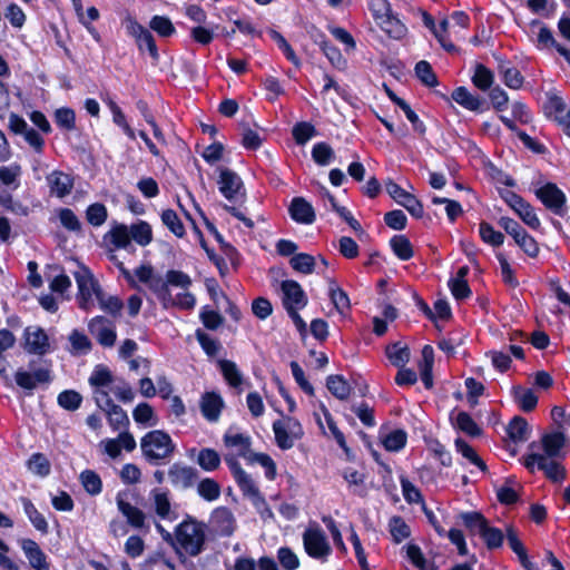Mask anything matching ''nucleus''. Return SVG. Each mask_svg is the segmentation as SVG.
I'll return each instance as SVG.
<instances>
[{"mask_svg":"<svg viewBox=\"0 0 570 570\" xmlns=\"http://www.w3.org/2000/svg\"><path fill=\"white\" fill-rule=\"evenodd\" d=\"M386 356L394 366L404 367L410 361V350L406 345L396 342L386 347Z\"/></svg>","mask_w":570,"mask_h":570,"instance_id":"31","label":"nucleus"},{"mask_svg":"<svg viewBox=\"0 0 570 570\" xmlns=\"http://www.w3.org/2000/svg\"><path fill=\"white\" fill-rule=\"evenodd\" d=\"M456 451L460 452L465 459L472 464L476 465L481 471H487L484 461L476 454L473 448H471L463 439L455 440Z\"/></svg>","mask_w":570,"mask_h":570,"instance_id":"46","label":"nucleus"},{"mask_svg":"<svg viewBox=\"0 0 570 570\" xmlns=\"http://www.w3.org/2000/svg\"><path fill=\"white\" fill-rule=\"evenodd\" d=\"M56 124L63 130L71 131L76 128V115L70 108H59L55 112Z\"/></svg>","mask_w":570,"mask_h":570,"instance_id":"56","label":"nucleus"},{"mask_svg":"<svg viewBox=\"0 0 570 570\" xmlns=\"http://www.w3.org/2000/svg\"><path fill=\"white\" fill-rule=\"evenodd\" d=\"M81 402L82 396L73 390H66L58 395V404L68 411H76Z\"/></svg>","mask_w":570,"mask_h":570,"instance_id":"58","label":"nucleus"},{"mask_svg":"<svg viewBox=\"0 0 570 570\" xmlns=\"http://www.w3.org/2000/svg\"><path fill=\"white\" fill-rule=\"evenodd\" d=\"M88 382L95 389H105L111 386L115 380L111 371L107 366L98 364L95 366Z\"/></svg>","mask_w":570,"mask_h":570,"instance_id":"26","label":"nucleus"},{"mask_svg":"<svg viewBox=\"0 0 570 570\" xmlns=\"http://www.w3.org/2000/svg\"><path fill=\"white\" fill-rule=\"evenodd\" d=\"M415 76L426 87H435L439 81L432 66L426 60H421L415 65Z\"/></svg>","mask_w":570,"mask_h":570,"instance_id":"41","label":"nucleus"},{"mask_svg":"<svg viewBox=\"0 0 570 570\" xmlns=\"http://www.w3.org/2000/svg\"><path fill=\"white\" fill-rule=\"evenodd\" d=\"M387 194L401 206H403L413 217L422 218L424 209L422 203L412 194L404 190L400 185L389 179L385 183Z\"/></svg>","mask_w":570,"mask_h":570,"instance_id":"9","label":"nucleus"},{"mask_svg":"<svg viewBox=\"0 0 570 570\" xmlns=\"http://www.w3.org/2000/svg\"><path fill=\"white\" fill-rule=\"evenodd\" d=\"M455 426L471 436H476L481 433V430L470 414L463 411L458 413L455 417Z\"/></svg>","mask_w":570,"mask_h":570,"instance_id":"59","label":"nucleus"},{"mask_svg":"<svg viewBox=\"0 0 570 570\" xmlns=\"http://www.w3.org/2000/svg\"><path fill=\"white\" fill-rule=\"evenodd\" d=\"M149 27L160 37L165 38L170 37L176 31L170 19L164 16H154L149 22Z\"/></svg>","mask_w":570,"mask_h":570,"instance_id":"53","label":"nucleus"},{"mask_svg":"<svg viewBox=\"0 0 570 570\" xmlns=\"http://www.w3.org/2000/svg\"><path fill=\"white\" fill-rule=\"evenodd\" d=\"M69 342L71 344L70 352L73 355H83L89 353L91 350V342L87 335L79 332L78 330H73L69 335Z\"/></svg>","mask_w":570,"mask_h":570,"instance_id":"36","label":"nucleus"},{"mask_svg":"<svg viewBox=\"0 0 570 570\" xmlns=\"http://www.w3.org/2000/svg\"><path fill=\"white\" fill-rule=\"evenodd\" d=\"M312 157L317 165L326 166L334 158V150L326 142H317L312 149Z\"/></svg>","mask_w":570,"mask_h":570,"instance_id":"51","label":"nucleus"},{"mask_svg":"<svg viewBox=\"0 0 570 570\" xmlns=\"http://www.w3.org/2000/svg\"><path fill=\"white\" fill-rule=\"evenodd\" d=\"M108 217L107 208L101 203H95L88 206L86 210V219L92 226H101Z\"/></svg>","mask_w":570,"mask_h":570,"instance_id":"48","label":"nucleus"},{"mask_svg":"<svg viewBox=\"0 0 570 570\" xmlns=\"http://www.w3.org/2000/svg\"><path fill=\"white\" fill-rule=\"evenodd\" d=\"M273 432L276 444L282 450L292 449L295 441L299 440L304 434L301 423L291 416L275 421L273 423Z\"/></svg>","mask_w":570,"mask_h":570,"instance_id":"5","label":"nucleus"},{"mask_svg":"<svg viewBox=\"0 0 570 570\" xmlns=\"http://www.w3.org/2000/svg\"><path fill=\"white\" fill-rule=\"evenodd\" d=\"M380 24L384 32L393 39H401L406 33V27L392 13L380 20Z\"/></svg>","mask_w":570,"mask_h":570,"instance_id":"35","label":"nucleus"},{"mask_svg":"<svg viewBox=\"0 0 570 570\" xmlns=\"http://www.w3.org/2000/svg\"><path fill=\"white\" fill-rule=\"evenodd\" d=\"M21 502L24 513L27 514L32 525L41 533H48V522L46 521L45 517L37 510L33 503L27 498H21Z\"/></svg>","mask_w":570,"mask_h":570,"instance_id":"30","label":"nucleus"},{"mask_svg":"<svg viewBox=\"0 0 570 570\" xmlns=\"http://www.w3.org/2000/svg\"><path fill=\"white\" fill-rule=\"evenodd\" d=\"M19 544L28 559L30 566L36 570H49V564L46 560V554L40 549L39 544L32 539H21Z\"/></svg>","mask_w":570,"mask_h":570,"instance_id":"17","label":"nucleus"},{"mask_svg":"<svg viewBox=\"0 0 570 570\" xmlns=\"http://www.w3.org/2000/svg\"><path fill=\"white\" fill-rule=\"evenodd\" d=\"M48 185L51 194H55L59 198H63L69 195L73 188V179L70 175L62 171H53L48 177Z\"/></svg>","mask_w":570,"mask_h":570,"instance_id":"21","label":"nucleus"},{"mask_svg":"<svg viewBox=\"0 0 570 570\" xmlns=\"http://www.w3.org/2000/svg\"><path fill=\"white\" fill-rule=\"evenodd\" d=\"M140 448L146 460L153 464L168 461L176 449L169 434L161 430L145 434L140 441Z\"/></svg>","mask_w":570,"mask_h":570,"instance_id":"1","label":"nucleus"},{"mask_svg":"<svg viewBox=\"0 0 570 570\" xmlns=\"http://www.w3.org/2000/svg\"><path fill=\"white\" fill-rule=\"evenodd\" d=\"M283 304L286 311L291 308H303L307 304V296L302 286L292 279L282 282Z\"/></svg>","mask_w":570,"mask_h":570,"instance_id":"13","label":"nucleus"},{"mask_svg":"<svg viewBox=\"0 0 570 570\" xmlns=\"http://www.w3.org/2000/svg\"><path fill=\"white\" fill-rule=\"evenodd\" d=\"M293 220L299 224L309 225L315 222L313 206L303 197H294L288 208Z\"/></svg>","mask_w":570,"mask_h":570,"instance_id":"18","label":"nucleus"},{"mask_svg":"<svg viewBox=\"0 0 570 570\" xmlns=\"http://www.w3.org/2000/svg\"><path fill=\"white\" fill-rule=\"evenodd\" d=\"M566 436L561 432L546 434L542 438V448L547 458L559 456L561 449L564 446Z\"/></svg>","mask_w":570,"mask_h":570,"instance_id":"24","label":"nucleus"},{"mask_svg":"<svg viewBox=\"0 0 570 570\" xmlns=\"http://www.w3.org/2000/svg\"><path fill=\"white\" fill-rule=\"evenodd\" d=\"M391 535L395 543H400L410 537V527L401 517H393L389 523Z\"/></svg>","mask_w":570,"mask_h":570,"instance_id":"52","label":"nucleus"},{"mask_svg":"<svg viewBox=\"0 0 570 570\" xmlns=\"http://www.w3.org/2000/svg\"><path fill=\"white\" fill-rule=\"evenodd\" d=\"M391 248L397 258L409 261L414 252L410 239L405 235H394L390 240Z\"/></svg>","mask_w":570,"mask_h":570,"instance_id":"27","label":"nucleus"},{"mask_svg":"<svg viewBox=\"0 0 570 570\" xmlns=\"http://www.w3.org/2000/svg\"><path fill=\"white\" fill-rule=\"evenodd\" d=\"M535 464L552 482H562L566 479V469L560 463L552 460V458H547L543 454L534 452L524 458V466L529 471L533 472Z\"/></svg>","mask_w":570,"mask_h":570,"instance_id":"6","label":"nucleus"},{"mask_svg":"<svg viewBox=\"0 0 570 570\" xmlns=\"http://www.w3.org/2000/svg\"><path fill=\"white\" fill-rule=\"evenodd\" d=\"M80 480H81V483H82L85 490L89 494L96 495L101 492V489H102L101 479L96 472H94L91 470H86V471L81 472Z\"/></svg>","mask_w":570,"mask_h":570,"instance_id":"50","label":"nucleus"},{"mask_svg":"<svg viewBox=\"0 0 570 570\" xmlns=\"http://www.w3.org/2000/svg\"><path fill=\"white\" fill-rule=\"evenodd\" d=\"M452 99L462 107L472 111L480 110L482 105L481 99L470 94L465 87H458L454 89L452 92Z\"/></svg>","mask_w":570,"mask_h":570,"instance_id":"29","label":"nucleus"},{"mask_svg":"<svg viewBox=\"0 0 570 570\" xmlns=\"http://www.w3.org/2000/svg\"><path fill=\"white\" fill-rule=\"evenodd\" d=\"M223 405V399L214 392H206L202 396L200 411L204 417L210 422H216L219 419Z\"/></svg>","mask_w":570,"mask_h":570,"instance_id":"22","label":"nucleus"},{"mask_svg":"<svg viewBox=\"0 0 570 570\" xmlns=\"http://www.w3.org/2000/svg\"><path fill=\"white\" fill-rule=\"evenodd\" d=\"M118 510L126 518L128 524L135 529H149V525L146 524V514L142 510L137 507L130 504L129 502L124 500L122 493H118L116 498Z\"/></svg>","mask_w":570,"mask_h":570,"instance_id":"16","label":"nucleus"},{"mask_svg":"<svg viewBox=\"0 0 570 570\" xmlns=\"http://www.w3.org/2000/svg\"><path fill=\"white\" fill-rule=\"evenodd\" d=\"M109 235L111 243L118 248H126L130 245V230L126 225H116Z\"/></svg>","mask_w":570,"mask_h":570,"instance_id":"60","label":"nucleus"},{"mask_svg":"<svg viewBox=\"0 0 570 570\" xmlns=\"http://www.w3.org/2000/svg\"><path fill=\"white\" fill-rule=\"evenodd\" d=\"M326 386L340 400L347 399L350 394V385L342 375H330L326 380Z\"/></svg>","mask_w":570,"mask_h":570,"instance_id":"39","label":"nucleus"},{"mask_svg":"<svg viewBox=\"0 0 570 570\" xmlns=\"http://www.w3.org/2000/svg\"><path fill=\"white\" fill-rule=\"evenodd\" d=\"M303 543L306 553L320 560H325L332 552L325 532L320 528H308L303 534Z\"/></svg>","mask_w":570,"mask_h":570,"instance_id":"7","label":"nucleus"},{"mask_svg":"<svg viewBox=\"0 0 570 570\" xmlns=\"http://www.w3.org/2000/svg\"><path fill=\"white\" fill-rule=\"evenodd\" d=\"M535 196L542 204L557 215H562L566 204V195L553 183H547L535 190Z\"/></svg>","mask_w":570,"mask_h":570,"instance_id":"11","label":"nucleus"},{"mask_svg":"<svg viewBox=\"0 0 570 570\" xmlns=\"http://www.w3.org/2000/svg\"><path fill=\"white\" fill-rule=\"evenodd\" d=\"M292 134L297 145H305L316 135V130L312 124L302 121L293 127Z\"/></svg>","mask_w":570,"mask_h":570,"instance_id":"57","label":"nucleus"},{"mask_svg":"<svg viewBox=\"0 0 570 570\" xmlns=\"http://www.w3.org/2000/svg\"><path fill=\"white\" fill-rule=\"evenodd\" d=\"M132 416L137 423L148 426L156 425L154 410L148 403H139L132 411Z\"/></svg>","mask_w":570,"mask_h":570,"instance_id":"54","label":"nucleus"},{"mask_svg":"<svg viewBox=\"0 0 570 570\" xmlns=\"http://www.w3.org/2000/svg\"><path fill=\"white\" fill-rule=\"evenodd\" d=\"M135 275L141 282L148 285L149 289L156 294L164 307H169L173 303V295L168 288L167 278L164 279L161 275L155 274L150 265H141L135 269Z\"/></svg>","mask_w":570,"mask_h":570,"instance_id":"4","label":"nucleus"},{"mask_svg":"<svg viewBox=\"0 0 570 570\" xmlns=\"http://www.w3.org/2000/svg\"><path fill=\"white\" fill-rule=\"evenodd\" d=\"M197 493L206 501H215L220 495V485L214 479L206 478L198 483Z\"/></svg>","mask_w":570,"mask_h":570,"instance_id":"43","label":"nucleus"},{"mask_svg":"<svg viewBox=\"0 0 570 570\" xmlns=\"http://www.w3.org/2000/svg\"><path fill=\"white\" fill-rule=\"evenodd\" d=\"M198 343L208 356H216L219 352L220 344L217 340L210 337L203 330L198 328L195 333Z\"/></svg>","mask_w":570,"mask_h":570,"instance_id":"63","label":"nucleus"},{"mask_svg":"<svg viewBox=\"0 0 570 570\" xmlns=\"http://www.w3.org/2000/svg\"><path fill=\"white\" fill-rule=\"evenodd\" d=\"M513 396L524 412L532 411L538 404V396L531 389L514 386Z\"/></svg>","mask_w":570,"mask_h":570,"instance_id":"32","label":"nucleus"},{"mask_svg":"<svg viewBox=\"0 0 570 570\" xmlns=\"http://www.w3.org/2000/svg\"><path fill=\"white\" fill-rule=\"evenodd\" d=\"M218 365L223 376L232 386L237 387L242 384L243 376L233 361L220 360Z\"/></svg>","mask_w":570,"mask_h":570,"instance_id":"38","label":"nucleus"},{"mask_svg":"<svg viewBox=\"0 0 570 570\" xmlns=\"http://www.w3.org/2000/svg\"><path fill=\"white\" fill-rule=\"evenodd\" d=\"M212 530L220 537H229L235 530V518L227 508H217L209 520Z\"/></svg>","mask_w":570,"mask_h":570,"instance_id":"15","label":"nucleus"},{"mask_svg":"<svg viewBox=\"0 0 570 570\" xmlns=\"http://www.w3.org/2000/svg\"><path fill=\"white\" fill-rule=\"evenodd\" d=\"M197 463L203 470L210 472L219 466L220 456L217 451L205 448L199 451Z\"/></svg>","mask_w":570,"mask_h":570,"instance_id":"37","label":"nucleus"},{"mask_svg":"<svg viewBox=\"0 0 570 570\" xmlns=\"http://www.w3.org/2000/svg\"><path fill=\"white\" fill-rule=\"evenodd\" d=\"M289 264L294 271L302 274H312L315 269L314 256L306 253H299L292 256Z\"/></svg>","mask_w":570,"mask_h":570,"instance_id":"40","label":"nucleus"},{"mask_svg":"<svg viewBox=\"0 0 570 570\" xmlns=\"http://www.w3.org/2000/svg\"><path fill=\"white\" fill-rule=\"evenodd\" d=\"M479 232L483 242L492 246H500L503 244L504 235L501 232L494 230L489 223L481 222Z\"/></svg>","mask_w":570,"mask_h":570,"instance_id":"62","label":"nucleus"},{"mask_svg":"<svg viewBox=\"0 0 570 570\" xmlns=\"http://www.w3.org/2000/svg\"><path fill=\"white\" fill-rule=\"evenodd\" d=\"M224 444L227 448L235 449L237 451V455L247 459L250 454V445L252 440L250 436L245 435L243 433H234L232 429H229L224 435Z\"/></svg>","mask_w":570,"mask_h":570,"instance_id":"23","label":"nucleus"},{"mask_svg":"<svg viewBox=\"0 0 570 570\" xmlns=\"http://www.w3.org/2000/svg\"><path fill=\"white\" fill-rule=\"evenodd\" d=\"M271 38L277 43L278 48L283 51L285 57L295 66L301 67V60L294 52L287 40L276 30H269Z\"/></svg>","mask_w":570,"mask_h":570,"instance_id":"49","label":"nucleus"},{"mask_svg":"<svg viewBox=\"0 0 570 570\" xmlns=\"http://www.w3.org/2000/svg\"><path fill=\"white\" fill-rule=\"evenodd\" d=\"M161 222L163 224L177 237H183L185 235V227L183 222L178 217L177 213L173 209H165L161 213Z\"/></svg>","mask_w":570,"mask_h":570,"instance_id":"42","label":"nucleus"},{"mask_svg":"<svg viewBox=\"0 0 570 570\" xmlns=\"http://www.w3.org/2000/svg\"><path fill=\"white\" fill-rule=\"evenodd\" d=\"M28 468L31 472L40 476H47L50 473V463L41 453H35L28 461Z\"/></svg>","mask_w":570,"mask_h":570,"instance_id":"64","label":"nucleus"},{"mask_svg":"<svg viewBox=\"0 0 570 570\" xmlns=\"http://www.w3.org/2000/svg\"><path fill=\"white\" fill-rule=\"evenodd\" d=\"M104 412L107 414L108 422L114 430H119L129 424L127 413L117 404L111 405Z\"/></svg>","mask_w":570,"mask_h":570,"instance_id":"44","label":"nucleus"},{"mask_svg":"<svg viewBox=\"0 0 570 570\" xmlns=\"http://www.w3.org/2000/svg\"><path fill=\"white\" fill-rule=\"evenodd\" d=\"M75 278L78 285L79 306L82 309H89L94 305L92 295L97 297V293L101 291L98 282L88 268L82 267L75 273Z\"/></svg>","mask_w":570,"mask_h":570,"instance_id":"8","label":"nucleus"},{"mask_svg":"<svg viewBox=\"0 0 570 570\" xmlns=\"http://www.w3.org/2000/svg\"><path fill=\"white\" fill-rule=\"evenodd\" d=\"M509 438L514 442H523L528 440L530 429L525 419L514 416L507 428Z\"/></svg>","mask_w":570,"mask_h":570,"instance_id":"28","label":"nucleus"},{"mask_svg":"<svg viewBox=\"0 0 570 570\" xmlns=\"http://www.w3.org/2000/svg\"><path fill=\"white\" fill-rule=\"evenodd\" d=\"M484 540V543L489 550L501 548L504 540L503 532L494 527H491L489 522L479 533Z\"/></svg>","mask_w":570,"mask_h":570,"instance_id":"34","label":"nucleus"},{"mask_svg":"<svg viewBox=\"0 0 570 570\" xmlns=\"http://www.w3.org/2000/svg\"><path fill=\"white\" fill-rule=\"evenodd\" d=\"M206 524L188 518L177 525L175 539L189 556L196 557L204 550Z\"/></svg>","mask_w":570,"mask_h":570,"instance_id":"2","label":"nucleus"},{"mask_svg":"<svg viewBox=\"0 0 570 570\" xmlns=\"http://www.w3.org/2000/svg\"><path fill=\"white\" fill-rule=\"evenodd\" d=\"M330 297L340 314H344L345 311L350 309L351 304L347 294L336 286L334 282L330 285Z\"/></svg>","mask_w":570,"mask_h":570,"instance_id":"47","label":"nucleus"},{"mask_svg":"<svg viewBox=\"0 0 570 570\" xmlns=\"http://www.w3.org/2000/svg\"><path fill=\"white\" fill-rule=\"evenodd\" d=\"M106 323L107 320L105 317L97 316L90 321L89 331L102 346L111 347L117 336L114 328L107 326Z\"/></svg>","mask_w":570,"mask_h":570,"instance_id":"19","label":"nucleus"},{"mask_svg":"<svg viewBox=\"0 0 570 570\" xmlns=\"http://www.w3.org/2000/svg\"><path fill=\"white\" fill-rule=\"evenodd\" d=\"M51 381L50 371L48 368H38L33 373L22 370L16 373V383L24 390L36 389L38 383H48Z\"/></svg>","mask_w":570,"mask_h":570,"instance_id":"20","label":"nucleus"},{"mask_svg":"<svg viewBox=\"0 0 570 570\" xmlns=\"http://www.w3.org/2000/svg\"><path fill=\"white\" fill-rule=\"evenodd\" d=\"M406 439L405 431L394 430L384 438L383 445L387 451L397 452L405 446Z\"/></svg>","mask_w":570,"mask_h":570,"instance_id":"55","label":"nucleus"},{"mask_svg":"<svg viewBox=\"0 0 570 570\" xmlns=\"http://www.w3.org/2000/svg\"><path fill=\"white\" fill-rule=\"evenodd\" d=\"M129 230L131 238L140 246H147L153 240L151 226L147 222L132 224Z\"/></svg>","mask_w":570,"mask_h":570,"instance_id":"33","label":"nucleus"},{"mask_svg":"<svg viewBox=\"0 0 570 570\" xmlns=\"http://www.w3.org/2000/svg\"><path fill=\"white\" fill-rule=\"evenodd\" d=\"M472 82L481 90H488L493 82V73L483 65H478L472 77Z\"/></svg>","mask_w":570,"mask_h":570,"instance_id":"61","label":"nucleus"},{"mask_svg":"<svg viewBox=\"0 0 570 570\" xmlns=\"http://www.w3.org/2000/svg\"><path fill=\"white\" fill-rule=\"evenodd\" d=\"M219 178L217 180L219 191L232 203H244L246 199V188L240 176L227 167H219Z\"/></svg>","mask_w":570,"mask_h":570,"instance_id":"3","label":"nucleus"},{"mask_svg":"<svg viewBox=\"0 0 570 570\" xmlns=\"http://www.w3.org/2000/svg\"><path fill=\"white\" fill-rule=\"evenodd\" d=\"M234 479L238 484L239 489L242 490L243 494L249 498L255 504L264 501L254 480L245 471Z\"/></svg>","mask_w":570,"mask_h":570,"instance_id":"25","label":"nucleus"},{"mask_svg":"<svg viewBox=\"0 0 570 570\" xmlns=\"http://www.w3.org/2000/svg\"><path fill=\"white\" fill-rule=\"evenodd\" d=\"M24 348L28 353L45 355L49 352V338L41 327H27L24 330Z\"/></svg>","mask_w":570,"mask_h":570,"instance_id":"14","label":"nucleus"},{"mask_svg":"<svg viewBox=\"0 0 570 570\" xmlns=\"http://www.w3.org/2000/svg\"><path fill=\"white\" fill-rule=\"evenodd\" d=\"M126 30L127 33L135 39L139 51L142 52L146 49L154 60L157 61L159 59V53L154 36L148 29L138 23L136 20L128 19L126 21Z\"/></svg>","mask_w":570,"mask_h":570,"instance_id":"10","label":"nucleus"},{"mask_svg":"<svg viewBox=\"0 0 570 570\" xmlns=\"http://www.w3.org/2000/svg\"><path fill=\"white\" fill-rule=\"evenodd\" d=\"M20 175L21 166L18 164H11L0 168V180L12 189H17L19 187Z\"/></svg>","mask_w":570,"mask_h":570,"instance_id":"45","label":"nucleus"},{"mask_svg":"<svg viewBox=\"0 0 570 570\" xmlns=\"http://www.w3.org/2000/svg\"><path fill=\"white\" fill-rule=\"evenodd\" d=\"M168 479L174 488L186 490L196 483L198 472L191 466L174 463L168 470Z\"/></svg>","mask_w":570,"mask_h":570,"instance_id":"12","label":"nucleus"}]
</instances>
